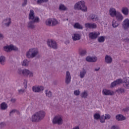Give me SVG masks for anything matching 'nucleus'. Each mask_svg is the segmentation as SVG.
Listing matches in <instances>:
<instances>
[{
	"mask_svg": "<svg viewBox=\"0 0 129 129\" xmlns=\"http://www.w3.org/2000/svg\"><path fill=\"white\" fill-rule=\"evenodd\" d=\"M123 86L125 87V88H128V84H127V83H125L123 84Z\"/></svg>",
	"mask_w": 129,
	"mask_h": 129,
	"instance_id": "obj_53",
	"label": "nucleus"
},
{
	"mask_svg": "<svg viewBox=\"0 0 129 129\" xmlns=\"http://www.w3.org/2000/svg\"><path fill=\"white\" fill-rule=\"evenodd\" d=\"M119 25V23H117V21L113 20L112 23V26L113 28H117Z\"/></svg>",
	"mask_w": 129,
	"mask_h": 129,
	"instance_id": "obj_31",
	"label": "nucleus"
},
{
	"mask_svg": "<svg viewBox=\"0 0 129 129\" xmlns=\"http://www.w3.org/2000/svg\"><path fill=\"white\" fill-rule=\"evenodd\" d=\"M67 21H68V18L67 19Z\"/></svg>",
	"mask_w": 129,
	"mask_h": 129,
	"instance_id": "obj_59",
	"label": "nucleus"
},
{
	"mask_svg": "<svg viewBox=\"0 0 129 129\" xmlns=\"http://www.w3.org/2000/svg\"><path fill=\"white\" fill-rule=\"evenodd\" d=\"M121 12L123 15H125V16H127V15H128V9L127 8H123L121 10Z\"/></svg>",
	"mask_w": 129,
	"mask_h": 129,
	"instance_id": "obj_28",
	"label": "nucleus"
},
{
	"mask_svg": "<svg viewBox=\"0 0 129 129\" xmlns=\"http://www.w3.org/2000/svg\"><path fill=\"white\" fill-rule=\"evenodd\" d=\"M122 27L124 29V30H126V29H128L129 28V19H125L123 22L122 24Z\"/></svg>",
	"mask_w": 129,
	"mask_h": 129,
	"instance_id": "obj_15",
	"label": "nucleus"
},
{
	"mask_svg": "<svg viewBox=\"0 0 129 129\" xmlns=\"http://www.w3.org/2000/svg\"><path fill=\"white\" fill-rule=\"evenodd\" d=\"M100 35L99 32H90L89 34V37L90 39H96L99 35Z\"/></svg>",
	"mask_w": 129,
	"mask_h": 129,
	"instance_id": "obj_10",
	"label": "nucleus"
},
{
	"mask_svg": "<svg viewBox=\"0 0 129 129\" xmlns=\"http://www.w3.org/2000/svg\"><path fill=\"white\" fill-rule=\"evenodd\" d=\"M45 115L46 112L43 110H41L36 112L35 114L32 115L30 120H31L32 122H39V121H41V120L45 117Z\"/></svg>",
	"mask_w": 129,
	"mask_h": 129,
	"instance_id": "obj_3",
	"label": "nucleus"
},
{
	"mask_svg": "<svg viewBox=\"0 0 129 129\" xmlns=\"http://www.w3.org/2000/svg\"><path fill=\"white\" fill-rule=\"evenodd\" d=\"M3 23L6 27H10L12 24V19L10 18H6L3 20Z\"/></svg>",
	"mask_w": 129,
	"mask_h": 129,
	"instance_id": "obj_13",
	"label": "nucleus"
},
{
	"mask_svg": "<svg viewBox=\"0 0 129 129\" xmlns=\"http://www.w3.org/2000/svg\"><path fill=\"white\" fill-rule=\"evenodd\" d=\"M74 9L81 10L82 12H87V7L85 6V2L83 1H81L80 2L76 3L74 6Z\"/></svg>",
	"mask_w": 129,
	"mask_h": 129,
	"instance_id": "obj_4",
	"label": "nucleus"
},
{
	"mask_svg": "<svg viewBox=\"0 0 129 129\" xmlns=\"http://www.w3.org/2000/svg\"><path fill=\"white\" fill-rule=\"evenodd\" d=\"M122 111L124 112H127V111H129V107H126V108L122 109Z\"/></svg>",
	"mask_w": 129,
	"mask_h": 129,
	"instance_id": "obj_52",
	"label": "nucleus"
},
{
	"mask_svg": "<svg viewBox=\"0 0 129 129\" xmlns=\"http://www.w3.org/2000/svg\"><path fill=\"white\" fill-rule=\"evenodd\" d=\"M65 82L66 84H70V83L71 82V75L70 74V72H69V71H67L66 72Z\"/></svg>",
	"mask_w": 129,
	"mask_h": 129,
	"instance_id": "obj_9",
	"label": "nucleus"
},
{
	"mask_svg": "<svg viewBox=\"0 0 129 129\" xmlns=\"http://www.w3.org/2000/svg\"><path fill=\"white\" fill-rule=\"evenodd\" d=\"M18 73L19 74H22L23 75V70H21V69L18 70Z\"/></svg>",
	"mask_w": 129,
	"mask_h": 129,
	"instance_id": "obj_55",
	"label": "nucleus"
},
{
	"mask_svg": "<svg viewBox=\"0 0 129 129\" xmlns=\"http://www.w3.org/2000/svg\"><path fill=\"white\" fill-rule=\"evenodd\" d=\"M22 66H26L28 67L29 66V60L25 59L22 62Z\"/></svg>",
	"mask_w": 129,
	"mask_h": 129,
	"instance_id": "obj_37",
	"label": "nucleus"
},
{
	"mask_svg": "<svg viewBox=\"0 0 129 129\" xmlns=\"http://www.w3.org/2000/svg\"><path fill=\"white\" fill-rule=\"evenodd\" d=\"M26 56L28 59H33L41 58V55L39 54V50L37 48H32L29 49L26 53Z\"/></svg>",
	"mask_w": 129,
	"mask_h": 129,
	"instance_id": "obj_2",
	"label": "nucleus"
},
{
	"mask_svg": "<svg viewBox=\"0 0 129 129\" xmlns=\"http://www.w3.org/2000/svg\"><path fill=\"white\" fill-rule=\"evenodd\" d=\"M85 27L87 29H96L97 25L95 23H86Z\"/></svg>",
	"mask_w": 129,
	"mask_h": 129,
	"instance_id": "obj_11",
	"label": "nucleus"
},
{
	"mask_svg": "<svg viewBox=\"0 0 129 129\" xmlns=\"http://www.w3.org/2000/svg\"><path fill=\"white\" fill-rule=\"evenodd\" d=\"M98 41L99 43H103V42L105 41V38H104V36H100L98 38Z\"/></svg>",
	"mask_w": 129,
	"mask_h": 129,
	"instance_id": "obj_35",
	"label": "nucleus"
},
{
	"mask_svg": "<svg viewBox=\"0 0 129 129\" xmlns=\"http://www.w3.org/2000/svg\"><path fill=\"white\" fill-rule=\"evenodd\" d=\"M28 3V0H24V3L22 4V7H26Z\"/></svg>",
	"mask_w": 129,
	"mask_h": 129,
	"instance_id": "obj_51",
	"label": "nucleus"
},
{
	"mask_svg": "<svg viewBox=\"0 0 129 129\" xmlns=\"http://www.w3.org/2000/svg\"><path fill=\"white\" fill-rule=\"evenodd\" d=\"M7 124H6V122H0V128H3L4 127H5V126H6Z\"/></svg>",
	"mask_w": 129,
	"mask_h": 129,
	"instance_id": "obj_43",
	"label": "nucleus"
},
{
	"mask_svg": "<svg viewBox=\"0 0 129 129\" xmlns=\"http://www.w3.org/2000/svg\"><path fill=\"white\" fill-rule=\"evenodd\" d=\"M45 94L47 97H49V98L52 97V92H51V91L48 90H45Z\"/></svg>",
	"mask_w": 129,
	"mask_h": 129,
	"instance_id": "obj_33",
	"label": "nucleus"
},
{
	"mask_svg": "<svg viewBox=\"0 0 129 129\" xmlns=\"http://www.w3.org/2000/svg\"><path fill=\"white\" fill-rule=\"evenodd\" d=\"M100 121L101 123H104L105 122V116H104V115H102V116H100Z\"/></svg>",
	"mask_w": 129,
	"mask_h": 129,
	"instance_id": "obj_34",
	"label": "nucleus"
},
{
	"mask_svg": "<svg viewBox=\"0 0 129 129\" xmlns=\"http://www.w3.org/2000/svg\"><path fill=\"white\" fill-rule=\"evenodd\" d=\"M8 109V104L6 102H3L1 103L0 105V109L1 110H6V109Z\"/></svg>",
	"mask_w": 129,
	"mask_h": 129,
	"instance_id": "obj_22",
	"label": "nucleus"
},
{
	"mask_svg": "<svg viewBox=\"0 0 129 129\" xmlns=\"http://www.w3.org/2000/svg\"><path fill=\"white\" fill-rule=\"evenodd\" d=\"M10 101L11 102H12V103H15V102L17 101V99L12 98L10 100Z\"/></svg>",
	"mask_w": 129,
	"mask_h": 129,
	"instance_id": "obj_50",
	"label": "nucleus"
},
{
	"mask_svg": "<svg viewBox=\"0 0 129 129\" xmlns=\"http://www.w3.org/2000/svg\"><path fill=\"white\" fill-rule=\"evenodd\" d=\"M86 53H87L86 50L83 49L80 52V55H81V56H84V55H86Z\"/></svg>",
	"mask_w": 129,
	"mask_h": 129,
	"instance_id": "obj_39",
	"label": "nucleus"
},
{
	"mask_svg": "<svg viewBox=\"0 0 129 129\" xmlns=\"http://www.w3.org/2000/svg\"><path fill=\"white\" fill-rule=\"evenodd\" d=\"M74 94H75L76 96H78L80 94V91L79 90H75L74 91Z\"/></svg>",
	"mask_w": 129,
	"mask_h": 129,
	"instance_id": "obj_42",
	"label": "nucleus"
},
{
	"mask_svg": "<svg viewBox=\"0 0 129 129\" xmlns=\"http://www.w3.org/2000/svg\"><path fill=\"white\" fill-rule=\"evenodd\" d=\"M86 60L87 61V62H96V61H97V57L87 56L86 58Z\"/></svg>",
	"mask_w": 129,
	"mask_h": 129,
	"instance_id": "obj_20",
	"label": "nucleus"
},
{
	"mask_svg": "<svg viewBox=\"0 0 129 129\" xmlns=\"http://www.w3.org/2000/svg\"><path fill=\"white\" fill-rule=\"evenodd\" d=\"M111 129H120L117 125H113L111 127Z\"/></svg>",
	"mask_w": 129,
	"mask_h": 129,
	"instance_id": "obj_49",
	"label": "nucleus"
},
{
	"mask_svg": "<svg viewBox=\"0 0 129 129\" xmlns=\"http://www.w3.org/2000/svg\"><path fill=\"white\" fill-rule=\"evenodd\" d=\"M115 17L118 22H121L123 20V16L120 13H117Z\"/></svg>",
	"mask_w": 129,
	"mask_h": 129,
	"instance_id": "obj_19",
	"label": "nucleus"
},
{
	"mask_svg": "<svg viewBox=\"0 0 129 129\" xmlns=\"http://www.w3.org/2000/svg\"><path fill=\"white\" fill-rule=\"evenodd\" d=\"M4 38V35L0 33V40Z\"/></svg>",
	"mask_w": 129,
	"mask_h": 129,
	"instance_id": "obj_56",
	"label": "nucleus"
},
{
	"mask_svg": "<svg viewBox=\"0 0 129 129\" xmlns=\"http://www.w3.org/2000/svg\"><path fill=\"white\" fill-rule=\"evenodd\" d=\"M72 39L73 41H79L81 39V35L78 33H74L72 35Z\"/></svg>",
	"mask_w": 129,
	"mask_h": 129,
	"instance_id": "obj_16",
	"label": "nucleus"
},
{
	"mask_svg": "<svg viewBox=\"0 0 129 129\" xmlns=\"http://www.w3.org/2000/svg\"><path fill=\"white\" fill-rule=\"evenodd\" d=\"M125 42H126L127 43H129V38H126L125 39Z\"/></svg>",
	"mask_w": 129,
	"mask_h": 129,
	"instance_id": "obj_57",
	"label": "nucleus"
},
{
	"mask_svg": "<svg viewBox=\"0 0 129 129\" xmlns=\"http://www.w3.org/2000/svg\"><path fill=\"white\" fill-rule=\"evenodd\" d=\"M87 73V71H86V69H84L83 68L82 70L80 72V78H84L85 77V75H86V74Z\"/></svg>",
	"mask_w": 129,
	"mask_h": 129,
	"instance_id": "obj_17",
	"label": "nucleus"
},
{
	"mask_svg": "<svg viewBox=\"0 0 129 129\" xmlns=\"http://www.w3.org/2000/svg\"><path fill=\"white\" fill-rule=\"evenodd\" d=\"M24 83V84H26V86H25V88H27V84H28V80H25Z\"/></svg>",
	"mask_w": 129,
	"mask_h": 129,
	"instance_id": "obj_54",
	"label": "nucleus"
},
{
	"mask_svg": "<svg viewBox=\"0 0 129 129\" xmlns=\"http://www.w3.org/2000/svg\"><path fill=\"white\" fill-rule=\"evenodd\" d=\"M94 118L98 120V119L100 118V114H99V113H95L94 114Z\"/></svg>",
	"mask_w": 129,
	"mask_h": 129,
	"instance_id": "obj_38",
	"label": "nucleus"
},
{
	"mask_svg": "<svg viewBox=\"0 0 129 129\" xmlns=\"http://www.w3.org/2000/svg\"><path fill=\"white\" fill-rule=\"evenodd\" d=\"M16 111H17L18 113H20V112H19L17 109H14L10 111L9 115L11 116V115L13 114V113H15V112H16Z\"/></svg>",
	"mask_w": 129,
	"mask_h": 129,
	"instance_id": "obj_44",
	"label": "nucleus"
},
{
	"mask_svg": "<svg viewBox=\"0 0 129 129\" xmlns=\"http://www.w3.org/2000/svg\"><path fill=\"white\" fill-rule=\"evenodd\" d=\"M58 10L59 11H67V10H68V8H67V7H66L63 4H61L59 5Z\"/></svg>",
	"mask_w": 129,
	"mask_h": 129,
	"instance_id": "obj_24",
	"label": "nucleus"
},
{
	"mask_svg": "<svg viewBox=\"0 0 129 129\" xmlns=\"http://www.w3.org/2000/svg\"><path fill=\"white\" fill-rule=\"evenodd\" d=\"M29 20H32L28 22V28L29 29H35L36 28V25H35V23H39L40 22V18L36 17H35V12L34 10H30V13L29 14Z\"/></svg>",
	"mask_w": 129,
	"mask_h": 129,
	"instance_id": "obj_1",
	"label": "nucleus"
},
{
	"mask_svg": "<svg viewBox=\"0 0 129 129\" xmlns=\"http://www.w3.org/2000/svg\"><path fill=\"white\" fill-rule=\"evenodd\" d=\"M102 94H103V95H113L114 94V92H113V91L104 89L102 90Z\"/></svg>",
	"mask_w": 129,
	"mask_h": 129,
	"instance_id": "obj_12",
	"label": "nucleus"
},
{
	"mask_svg": "<svg viewBox=\"0 0 129 129\" xmlns=\"http://www.w3.org/2000/svg\"><path fill=\"white\" fill-rule=\"evenodd\" d=\"M30 72V70L24 69L23 70L22 72V75L24 76H28V74H29V72Z\"/></svg>",
	"mask_w": 129,
	"mask_h": 129,
	"instance_id": "obj_32",
	"label": "nucleus"
},
{
	"mask_svg": "<svg viewBox=\"0 0 129 129\" xmlns=\"http://www.w3.org/2000/svg\"><path fill=\"white\" fill-rule=\"evenodd\" d=\"M111 117L110 115L108 114H105V118L106 119H110Z\"/></svg>",
	"mask_w": 129,
	"mask_h": 129,
	"instance_id": "obj_48",
	"label": "nucleus"
},
{
	"mask_svg": "<svg viewBox=\"0 0 129 129\" xmlns=\"http://www.w3.org/2000/svg\"><path fill=\"white\" fill-rule=\"evenodd\" d=\"M109 14L111 17L114 18L116 15H117V13H116V10L115 9L113 8H111L109 9Z\"/></svg>",
	"mask_w": 129,
	"mask_h": 129,
	"instance_id": "obj_14",
	"label": "nucleus"
},
{
	"mask_svg": "<svg viewBox=\"0 0 129 129\" xmlns=\"http://www.w3.org/2000/svg\"><path fill=\"white\" fill-rule=\"evenodd\" d=\"M18 47L14 45H11V51H18Z\"/></svg>",
	"mask_w": 129,
	"mask_h": 129,
	"instance_id": "obj_45",
	"label": "nucleus"
},
{
	"mask_svg": "<svg viewBox=\"0 0 129 129\" xmlns=\"http://www.w3.org/2000/svg\"><path fill=\"white\" fill-rule=\"evenodd\" d=\"M48 0H37V5H41V4H43V3H47Z\"/></svg>",
	"mask_w": 129,
	"mask_h": 129,
	"instance_id": "obj_40",
	"label": "nucleus"
},
{
	"mask_svg": "<svg viewBox=\"0 0 129 129\" xmlns=\"http://www.w3.org/2000/svg\"><path fill=\"white\" fill-rule=\"evenodd\" d=\"M18 92L20 94H23V93H25V89L18 90Z\"/></svg>",
	"mask_w": 129,
	"mask_h": 129,
	"instance_id": "obj_46",
	"label": "nucleus"
},
{
	"mask_svg": "<svg viewBox=\"0 0 129 129\" xmlns=\"http://www.w3.org/2000/svg\"><path fill=\"white\" fill-rule=\"evenodd\" d=\"M47 44L48 47L50 48H52V49H57L58 45L57 44V42L53 40H49L47 42Z\"/></svg>",
	"mask_w": 129,
	"mask_h": 129,
	"instance_id": "obj_7",
	"label": "nucleus"
},
{
	"mask_svg": "<svg viewBox=\"0 0 129 129\" xmlns=\"http://www.w3.org/2000/svg\"><path fill=\"white\" fill-rule=\"evenodd\" d=\"M122 82L123 83H127V79H126V78H125L123 79V81L122 80H121V79H117V80L114 81V82L111 83L110 87L111 88H112L116 86V85H119V84H120V83H121Z\"/></svg>",
	"mask_w": 129,
	"mask_h": 129,
	"instance_id": "obj_6",
	"label": "nucleus"
},
{
	"mask_svg": "<svg viewBox=\"0 0 129 129\" xmlns=\"http://www.w3.org/2000/svg\"><path fill=\"white\" fill-rule=\"evenodd\" d=\"M6 62V57L4 56H0V63L1 65H5Z\"/></svg>",
	"mask_w": 129,
	"mask_h": 129,
	"instance_id": "obj_30",
	"label": "nucleus"
},
{
	"mask_svg": "<svg viewBox=\"0 0 129 129\" xmlns=\"http://www.w3.org/2000/svg\"><path fill=\"white\" fill-rule=\"evenodd\" d=\"M116 119L118 121L125 120V117L121 114H118L116 116Z\"/></svg>",
	"mask_w": 129,
	"mask_h": 129,
	"instance_id": "obj_23",
	"label": "nucleus"
},
{
	"mask_svg": "<svg viewBox=\"0 0 129 129\" xmlns=\"http://www.w3.org/2000/svg\"><path fill=\"white\" fill-rule=\"evenodd\" d=\"M45 25L48 27H51L52 26V19L49 18L45 21Z\"/></svg>",
	"mask_w": 129,
	"mask_h": 129,
	"instance_id": "obj_27",
	"label": "nucleus"
},
{
	"mask_svg": "<svg viewBox=\"0 0 129 129\" xmlns=\"http://www.w3.org/2000/svg\"><path fill=\"white\" fill-rule=\"evenodd\" d=\"M100 70V68H98V69H95V71H99Z\"/></svg>",
	"mask_w": 129,
	"mask_h": 129,
	"instance_id": "obj_58",
	"label": "nucleus"
},
{
	"mask_svg": "<svg viewBox=\"0 0 129 129\" xmlns=\"http://www.w3.org/2000/svg\"><path fill=\"white\" fill-rule=\"evenodd\" d=\"M4 50L5 52H7L8 53L11 52L12 51V45L9 46H5L4 47Z\"/></svg>",
	"mask_w": 129,
	"mask_h": 129,
	"instance_id": "obj_26",
	"label": "nucleus"
},
{
	"mask_svg": "<svg viewBox=\"0 0 129 129\" xmlns=\"http://www.w3.org/2000/svg\"><path fill=\"white\" fill-rule=\"evenodd\" d=\"M52 123L53 124H58L61 125L63 124V118L62 116L60 115H56L52 119Z\"/></svg>",
	"mask_w": 129,
	"mask_h": 129,
	"instance_id": "obj_5",
	"label": "nucleus"
},
{
	"mask_svg": "<svg viewBox=\"0 0 129 129\" xmlns=\"http://www.w3.org/2000/svg\"><path fill=\"white\" fill-rule=\"evenodd\" d=\"M28 76H29V77H33L34 73L29 71V72L28 74Z\"/></svg>",
	"mask_w": 129,
	"mask_h": 129,
	"instance_id": "obj_47",
	"label": "nucleus"
},
{
	"mask_svg": "<svg viewBox=\"0 0 129 129\" xmlns=\"http://www.w3.org/2000/svg\"><path fill=\"white\" fill-rule=\"evenodd\" d=\"M56 25H58V21L55 19L52 20L51 27H54V26H56Z\"/></svg>",
	"mask_w": 129,
	"mask_h": 129,
	"instance_id": "obj_36",
	"label": "nucleus"
},
{
	"mask_svg": "<svg viewBox=\"0 0 129 129\" xmlns=\"http://www.w3.org/2000/svg\"><path fill=\"white\" fill-rule=\"evenodd\" d=\"M117 92H118V93H124V89H122V88H120V89H118L116 90Z\"/></svg>",
	"mask_w": 129,
	"mask_h": 129,
	"instance_id": "obj_41",
	"label": "nucleus"
},
{
	"mask_svg": "<svg viewBox=\"0 0 129 129\" xmlns=\"http://www.w3.org/2000/svg\"><path fill=\"white\" fill-rule=\"evenodd\" d=\"M105 61L107 64H111L112 62V57L108 55H106L105 56Z\"/></svg>",
	"mask_w": 129,
	"mask_h": 129,
	"instance_id": "obj_18",
	"label": "nucleus"
},
{
	"mask_svg": "<svg viewBox=\"0 0 129 129\" xmlns=\"http://www.w3.org/2000/svg\"><path fill=\"white\" fill-rule=\"evenodd\" d=\"M90 19L94 22H96V21H98V20H99L98 16L95 14H91L90 16Z\"/></svg>",
	"mask_w": 129,
	"mask_h": 129,
	"instance_id": "obj_21",
	"label": "nucleus"
},
{
	"mask_svg": "<svg viewBox=\"0 0 129 129\" xmlns=\"http://www.w3.org/2000/svg\"><path fill=\"white\" fill-rule=\"evenodd\" d=\"M74 27L75 29H78L79 30H83V26L82 25H80L79 23H76L74 24Z\"/></svg>",
	"mask_w": 129,
	"mask_h": 129,
	"instance_id": "obj_25",
	"label": "nucleus"
},
{
	"mask_svg": "<svg viewBox=\"0 0 129 129\" xmlns=\"http://www.w3.org/2000/svg\"><path fill=\"white\" fill-rule=\"evenodd\" d=\"M44 90V87L43 86H33L32 87V91L33 92L39 93L41 92V91H43Z\"/></svg>",
	"mask_w": 129,
	"mask_h": 129,
	"instance_id": "obj_8",
	"label": "nucleus"
},
{
	"mask_svg": "<svg viewBox=\"0 0 129 129\" xmlns=\"http://www.w3.org/2000/svg\"><path fill=\"white\" fill-rule=\"evenodd\" d=\"M88 96V93L86 91H84L81 94V97L82 98H87V97Z\"/></svg>",
	"mask_w": 129,
	"mask_h": 129,
	"instance_id": "obj_29",
	"label": "nucleus"
}]
</instances>
